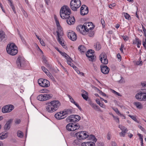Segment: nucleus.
Returning a JSON list of instances; mask_svg holds the SVG:
<instances>
[{
  "label": "nucleus",
  "instance_id": "1",
  "mask_svg": "<svg viewBox=\"0 0 146 146\" xmlns=\"http://www.w3.org/2000/svg\"><path fill=\"white\" fill-rule=\"evenodd\" d=\"M60 105L61 104L58 100H52L46 104L45 108L48 112L52 113L57 110Z\"/></svg>",
  "mask_w": 146,
  "mask_h": 146
},
{
  "label": "nucleus",
  "instance_id": "2",
  "mask_svg": "<svg viewBox=\"0 0 146 146\" xmlns=\"http://www.w3.org/2000/svg\"><path fill=\"white\" fill-rule=\"evenodd\" d=\"M100 58L101 62L105 64L101 65L100 66L101 71L104 74H107L109 72L110 69L106 65L108 63V61L107 59L106 56L104 53H102L100 55Z\"/></svg>",
  "mask_w": 146,
  "mask_h": 146
},
{
  "label": "nucleus",
  "instance_id": "3",
  "mask_svg": "<svg viewBox=\"0 0 146 146\" xmlns=\"http://www.w3.org/2000/svg\"><path fill=\"white\" fill-rule=\"evenodd\" d=\"M71 13L70 9L66 5L62 7L60 11V15L62 19H67Z\"/></svg>",
  "mask_w": 146,
  "mask_h": 146
},
{
  "label": "nucleus",
  "instance_id": "4",
  "mask_svg": "<svg viewBox=\"0 0 146 146\" xmlns=\"http://www.w3.org/2000/svg\"><path fill=\"white\" fill-rule=\"evenodd\" d=\"M6 50L8 54L13 56L15 55L18 52L16 46L13 43L8 44Z\"/></svg>",
  "mask_w": 146,
  "mask_h": 146
},
{
  "label": "nucleus",
  "instance_id": "5",
  "mask_svg": "<svg viewBox=\"0 0 146 146\" xmlns=\"http://www.w3.org/2000/svg\"><path fill=\"white\" fill-rule=\"evenodd\" d=\"M80 0H71L70 3V7L74 11H76L81 5Z\"/></svg>",
  "mask_w": 146,
  "mask_h": 146
},
{
  "label": "nucleus",
  "instance_id": "6",
  "mask_svg": "<svg viewBox=\"0 0 146 146\" xmlns=\"http://www.w3.org/2000/svg\"><path fill=\"white\" fill-rule=\"evenodd\" d=\"M52 97V95L51 94H40L37 97L38 100L40 101H44L48 100Z\"/></svg>",
  "mask_w": 146,
  "mask_h": 146
},
{
  "label": "nucleus",
  "instance_id": "7",
  "mask_svg": "<svg viewBox=\"0 0 146 146\" xmlns=\"http://www.w3.org/2000/svg\"><path fill=\"white\" fill-rule=\"evenodd\" d=\"M25 59L22 57L19 56L18 57L17 61V66L19 68H23L25 66Z\"/></svg>",
  "mask_w": 146,
  "mask_h": 146
},
{
  "label": "nucleus",
  "instance_id": "8",
  "mask_svg": "<svg viewBox=\"0 0 146 146\" xmlns=\"http://www.w3.org/2000/svg\"><path fill=\"white\" fill-rule=\"evenodd\" d=\"M66 127L67 130L68 131H72L79 129L80 126L78 124H74L72 123H70L67 125Z\"/></svg>",
  "mask_w": 146,
  "mask_h": 146
},
{
  "label": "nucleus",
  "instance_id": "9",
  "mask_svg": "<svg viewBox=\"0 0 146 146\" xmlns=\"http://www.w3.org/2000/svg\"><path fill=\"white\" fill-rule=\"evenodd\" d=\"M77 138L81 140L85 139L87 138L88 135L87 134L85 131L78 132L75 134Z\"/></svg>",
  "mask_w": 146,
  "mask_h": 146
},
{
  "label": "nucleus",
  "instance_id": "10",
  "mask_svg": "<svg viewBox=\"0 0 146 146\" xmlns=\"http://www.w3.org/2000/svg\"><path fill=\"white\" fill-rule=\"evenodd\" d=\"M39 85L43 87H47L50 86V82L47 80L43 78L39 79L38 80Z\"/></svg>",
  "mask_w": 146,
  "mask_h": 146
},
{
  "label": "nucleus",
  "instance_id": "11",
  "mask_svg": "<svg viewBox=\"0 0 146 146\" xmlns=\"http://www.w3.org/2000/svg\"><path fill=\"white\" fill-rule=\"evenodd\" d=\"M83 27L84 30L86 32L89 31V30H91L93 29L94 27V26L92 23L88 22L84 23Z\"/></svg>",
  "mask_w": 146,
  "mask_h": 146
},
{
  "label": "nucleus",
  "instance_id": "12",
  "mask_svg": "<svg viewBox=\"0 0 146 146\" xmlns=\"http://www.w3.org/2000/svg\"><path fill=\"white\" fill-rule=\"evenodd\" d=\"M14 108L13 105H8L4 106L2 108V111L3 113L10 112L14 109Z\"/></svg>",
  "mask_w": 146,
  "mask_h": 146
},
{
  "label": "nucleus",
  "instance_id": "13",
  "mask_svg": "<svg viewBox=\"0 0 146 146\" xmlns=\"http://www.w3.org/2000/svg\"><path fill=\"white\" fill-rule=\"evenodd\" d=\"M68 36L69 39L73 41L76 40L77 38L76 33L74 32L71 31L68 32Z\"/></svg>",
  "mask_w": 146,
  "mask_h": 146
},
{
  "label": "nucleus",
  "instance_id": "14",
  "mask_svg": "<svg viewBox=\"0 0 146 146\" xmlns=\"http://www.w3.org/2000/svg\"><path fill=\"white\" fill-rule=\"evenodd\" d=\"M41 68L42 70L46 73L47 76L52 80H54L53 77L45 67L44 66H42L41 67Z\"/></svg>",
  "mask_w": 146,
  "mask_h": 146
},
{
  "label": "nucleus",
  "instance_id": "15",
  "mask_svg": "<svg viewBox=\"0 0 146 146\" xmlns=\"http://www.w3.org/2000/svg\"><path fill=\"white\" fill-rule=\"evenodd\" d=\"M7 36L5 32L3 31H0V42H4L7 39Z\"/></svg>",
  "mask_w": 146,
  "mask_h": 146
},
{
  "label": "nucleus",
  "instance_id": "16",
  "mask_svg": "<svg viewBox=\"0 0 146 146\" xmlns=\"http://www.w3.org/2000/svg\"><path fill=\"white\" fill-rule=\"evenodd\" d=\"M66 20L67 23L69 25L73 24L75 21L74 17H73L70 16L69 15L67 18Z\"/></svg>",
  "mask_w": 146,
  "mask_h": 146
},
{
  "label": "nucleus",
  "instance_id": "17",
  "mask_svg": "<svg viewBox=\"0 0 146 146\" xmlns=\"http://www.w3.org/2000/svg\"><path fill=\"white\" fill-rule=\"evenodd\" d=\"M62 111L58 112L56 113L54 115L55 117L58 119H64L66 116H64Z\"/></svg>",
  "mask_w": 146,
  "mask_h": 146
},
{
  "label": "nucleus",
  "instance_id": "18",
  "mask_svg": "<svg viewBox=\"0 0 146 146\" xmlns=\"http://www.w3.org/2000/svg\"><path fill=\"white\" fill-rule=\"evenodd\" d=\"M42 59L43 62L45 64V66L48 69H52V65L48 62L46 57L44 56H43Z\"/></svg>",
  "mask_w": 146,
  "mask_h": 146
},
{
  "label": "nucleus",
  "instance_id": "19",
  "mask_svg": "<svg viewBox=\"0 0 146 146\" xmlns=\"http://www.w3.org/2000/svg\"><path fill=\"white\" fill-rule=\"evenodd\" d=\"M77 30L80 32L83 35H85L86 33L85 31L84 30L83 25H80L78 26L76 28Z\"/></svg>",
  "mask_w": 146,
  "mask_h": 146
},
{
  "label": "nucleus",
  "instance_id": "20",
  "mask_svg": "<svg viewBox=\"0 0 146 146\" xmlns=\"http://www.w3.org/2000/svg\"><path fill=\"white\" fill-rule=\"evenodd\" d=\"M89 52H87L86 53V56L88 57L90 60L92 61H94V60L96 58L94 54H92L91 53L89 54Z\"/></svg>",
  "mask_w": 146,
  "mask_h": 146
},
{
  "label": "nucleus",
  "instance_id": "21",
  "mask_svg": "<svg viewBox=\"0 0 146 146\" xmlns=\"http://www.w3.org/2000/svg\"><path fill=\"white\" fill-rule=\"evenodd\" d=\"M143 92L138 93L135 96L136 98L139 101H143Z\"/></svg>",
  "mask_w": 146,
  "mask_h": 146
},
{
  "label": "nucleus",
  "instance_id": "22",
  "mask_svg": "<svg viewBox=\"0 0 146 146\" xmlns=\"http://www.w3.org/2000/svg\"><path fill=\"white\" fill-rule=\"evenodd\" d=\"M82 146H95V144L92 141L86 142L82 143Z\"/></svg>",
  "mask_w": 146,
  "mask_h": 146
},
{
  "label": "nucleus",
  "instance_id": "23",
  "mask_svg": "<svg viewBox=\"0 0 146 146\" xmlns=\"http://www.w3.org/2000/svg\"><path fill=\"white\" fill-rule=\"evenodd\" d=\"M56 33H57V40L58 41L59 43L64 48V46H65V44L64 43V42H63L62 40L60 37V33L58 31H56Z\"/></svg>",
  "mask_w": 146,
  "mask_h": 146
},
{
  "label": "nucleus",
  "instance_id": "24",
  "mask_svg": "<svg viewBox=\"0 0 146 146\" xmlns=\"http://www.w3.org/2000/svg\"><path fill=\"white\" fill-rule=\"evenodd\" d=\"M89 104L95 110L98 111H101L100 107L96 104L93 103L92 102H90Z\"/></svg>",
  "mask_w": 146,
  "mask_h": 146
},
{
  "label": "nucleus",
  "instance_id": "25",
  "mask_svg": "<svg viewBox=\"0 0 146 146\" xmlns=\"http://www.w3.org/2000/svg\"><path fill=\"white\" fill-rule=\"evenodd\" d=\"M54 19L56 23L57 27V29L58 30V31L59 32V31H61V27L60 25L59 22L58 20L57 19L56 16H55L54 17Z\"/></svg>",
  "mask_w": 146,
  "mask_h": 146
},
{
  "label": "nucleus",
  "instance_id": "26",
  "mask_svg": "<svg viewBox=\"0 0 146 146\" xmlns=\"http://www.w3.org/2000/svg\"><path fill=\"white\" fill-rule=\"evenodd\" d=\"M11 123V120L7 121L4 126V128L5 130H8L10 128Z\"/></svg>",
  "mask_w": 146,
  "mask_h": 146
},
{
  "label": "nucleus",
  "instance_id": "27",
  "mask_svg": "<svg viewBox=\"0 0 146 146\" xmlns=\"http://www.w3.org/2000/svg\"><path fill=\"white\" fill-rule=\"evenodd\" d=\"M87 138H88L89 140L94 143H96L97 141V139L96 138L95 136L93 135H88Z\"/></svg>",
  "mask_w": 146,
  "mask_h": 146
},
{
  "label": "nucleus",
  "instance_id": "28",
  "mask_svg": "<svg viewBox=\"0 0 146 146\" xmlns=\"http://www.w3.org/2000/svg\"><path fill=\"white\" fill-rule=\"evenodd\" d=\"M82 92L84 93V94H82V96L84 99L86 100H87L88 98V97L87 96V92L84 90H82Z\"/></svg>",
  "mask_w": 146,
  "mask_h": 146
},
{
  "label": "nucleus",
  "instance_id": "29",
  "mask_svg": "<svg viewBox=\"0 0 146 146\" xmlns=\"http://www.w3.org/2000/svg\"><path fill=\"white\" fill-rule=\"evenodd\" d=\"M72 110L71 109H68L65 110H64V111H63L62 112L63 113V115L64 116H66V115H70L72 113Z\"/></svg>",
  "mask_w": 146,
  "mask_h": 146
},
{
  "label": "nucleus",
  "instance_id": "30",
  "mask_svg": "<svg viewBox=\"0 0 146 146\" xmlns=\"http://www.w3.org/2000/svg\"><path fill=\"white\" fill-rule=\"evenodd\" d=\"M78 49L81 52H85L86 51V48L83 45L80 46L78 48Z\"/></svg>",
  "mask_w": 146,
  "mask_h": 146
},
{
  "label": "nucleus",
  "instance_id": "31",
  "mask_svg": "<svg viewBox=\"0 0 146 146\" xmlns=\"http://www.w3.org/2000/svg\"><path fill=\"white\" fill-rule=\"evenodd\" d=\"M81 140L78 138L75 140L73 142V144L74 145H80L81 143Z\"/></svg>",
  "mask_w": 146,
  "mask_h": 146
},
{
  "label": "nucleus",
  "instance_id": "32",
  "mask_svg": "<svg viewBox=\"0 0 146 146\" xmlns=\"http://www.w3.org/2000/svg\"><path fill=\"white\" fill-rule=\"evenodd\" d=\"M119 127L121 130L122 131H123V132L126 133L128 131L126 128L121 125H119Z\"/></svg>",
  "mask_w": 146,
  "mask_h": 146
},
{
  "label": "nucleus",
  "instance_id": "33",
  "mask_svg": "<svg viewBox=\"0 0 146 146\" xmlns=\"http://www.w3.org/2000/svg\"><path fill=\"white\" fill-rule=\"evenodd\" d=\"M134 105L138 108L141 109L142 108L143 106L142 104L139 102H135L134 103Z\"/></svg>",
  "mask_w": 146,
  "mask_h": 146
},
{
  "label": "nucleus",
  "instance_id": "34",
  "mask_svg": "<svg viewBox=\"0 0 146 146\" xmlns=\"http://www.w3.org/2000/svg\"><path fill=\"white\" fill-rule=\"evenodd\" d=\"M74 115H71L68 117V119L70 122H74Z\"/></svg>",
  "mask_w": 146,
  "mask_h": 146
},
{
  "label": "nucleus",
  "instance_id": "35",
  "mask_svg": "<svg viewBox=\"0 0 146 146\" xmlns=\"http://www.w3.org/2000/svg\"><path fill=\"white\" fill-rule=\"evenodd\" d=\"M113 110L118 115H120L121 117H124V118L125 119V116L121 114L119 112V111L118 110L117 108H113Z\"/></svg>",
  "mask_w": 146,
  "mask_h": 146
},
{
  "label": "nucleus",
  "instance_id": "36",
  "mask_svg": "<svg viewBox=\"0 0 146 146\" xmlns=\"http://www.w3.org/2000/svg\"><path fill=\"white\" fill-rule=\"evenodd\" d=\"M88 12V7H86V9L83 11V12H80L81 15H84L87 14Z\"/></svg>",
  "mask_w": 146,
  "mask_h": 146
},
{
  "label": "nucleus",
  "instance_id": "37",
  "mask_svg": "<svg viewBox=\"0 0 146 146\" xmlns=\"http://www.w3.org/2000/svg\"><path fill=\"white\" fill-rule=\"evenodd\" d=\"M95 47L96 49L98 50H99L101 48V46L99 42H98L96 43Z\"/></svg>",
  "mask_w": 146,
  "mask_h": 146
},
{
  "label": "nucleus",
  "instance_id": "38",
  "mask_svg": "<svg viewBox=\"0 0 146 146\" xmlns=\"http://www.w3.org/2000/svg\"><path fill=\"white\" fill-rule=\"evenodd\" d=\"M123 14L125 18L126 19L128 20H130L131 19V17L129 14L125 13H124Z\"/></svg>",
  "mask_w": 146,
  "mask_h": 146
},
{
  "label": "nucleus",
  "instance_id": "39",
  "mask_svg": "<svg viewBox=\"0 0 146 146\" xmlns=\"http://www.w3.org/2000/svg\"><path fill=\"white\" fill-rule=\"evenodd\" d=\"M17 136L20 137H22L23 136V134L22 131L19 130L17 133Z\"/></svg>",
  "mask_w": 146,
  "mask_h": 146
},
{
  "label": "nucleus",
  "instance_id": "40",
  "mask_svg": "<svg viewBox=\"0 0 146 146\" xmlns=\"http://www.w3.org/2000/svg\"><path fill=\"white\" fill-rule=\"evenodd\" d=\"M60 53L62 56L65 57L66 59L68 57H69V56L64 52H62L61 51L60 52Z\"/></svg>",
  "mask_w": 146,
  "mask_h": 146
},
{
  "label": "nucleus",
  "instance_id": "41",
  "mask_svg": "<svg viewBox=\"0 0 146 146\" xmlns=\"http://www.w3.org/2000/svg\"><path fill=\"white\" fill-rule=\"evenodd\" d=\"M74 118V122H77L79 121L80 119V117L77 115H75Z\"/></svg>",
  "mask_w": 146,
  "mask_h": 146
},
{
  "label": "nucleus",
  "instance_id": "42",
  "mask_svg": "<svg viewBox=\"0 0 146 146\" xmlns=\"http://www.w3.org/2000/svg\"><path fill=\"white\" fill-rule=\"evenodd\" d=\"M89 32L88 35L90 37H93L94 35V32L93 31H88Z\"/></svg>",
  "mask_w": 146,
  "mask_h": 146
},
{
  "label": "nucleus",
  "instance_id": "43",
  "mask_svg": "<svg viewBox=\"0 0 146 146\" xmlns=\"http://www.w3.org/2000/svg\"><path fill=\"white\" fill-rule=\"evenodd\" d=\"M67 63L69 65H70L71 63V60H72L69 56V58H67L66 59Z\"/></svg>",
  "mask_w": 146,
  "mask_h": 146
},
{
  "label": "nucleus",
  "instance_id": "44",
  "mask_svg": "<svg viewBox=\"0 0 146 146\" xmlns=\"http://www.w3.org/2000/svg\"><path fill=\"white\" fill-rule=\"evenodd\" d=\"M137 47L138 48L140 47V46L141 44V41L139 39L137 38Z\"/></svg>",
  "mask_w": 146,
  "mask_h": 146
},
{
  "label": "nucleus",
  "instance_id": "45",
  "mask_svg": "<svg viewBox=\"0 0 146 146\" xmlns=\"http://www.w3.org/2000/svg\"><path fill=\"white\" fill-rule=\"evenodd\" d=\"M67 96L69 98L71 102L72 103H74V102H75L74 101V99L72 98L71 96H70L69 95L67 94Z\"/></svg>",
  "mask_w": 146,
  "mask_h": 146
},
{
  "label": "nucleus",
  "instance_id": "46",
  "mask_svg": "<svg viewBox=\"0 0 146 146\" xmlns=\"http://www.w3.org/2000/svg\"><path fill=\"white\" fill-rule=\"evenodd\" d=\"M87 7L85 5H83L80 8V12H82L84 10H85L86 9V7Z\"/></svg>",
  "mask_w": 146,
  "mask_h": 146
},
{
  "label": "nucleus",
  "instance_id": "47",
  "mask_svg": "<svg viewBox=\"0 0 146 146\" xmlns=\"http://www.w3.org/2000/svg\"><path fill=\"white\" fill-rule=\"evenodd\" d=\"M128 115L132 119L134 120V121H136L137 120L135 116L133 115Z\"/></svg>",
  "mask_w": 146,
  "mask_h": 146
},
{
  "label": "nucleus",
  "instance_id": "48",
  "mask_svg": "<svg viewBox=\"0 0 146 146\" xmlns=\"http://www.w3.org/2000/svg\"><path fill=\"white\" fill-rule=\"evenodd\" d=\"M21 122V120L19 119H16L15 120V123L16 124H19Z\"/></svg>",
  "mask_w": 146,
  "mask_h": 146
},
{
  "label": "nucleus",
  "instance_id": "49",
  "mask_svg": "<svg viewBox=\"0 0 146 146\" xmlns=\"http://www.w3.org/2000/svg\"><path fill=\"white\" fill-rule=\"evenodd\" d=\"M49 90L46 89H43L40 90V92L42 93H48Z\"/></svg>",
  "mask_w": 146,
  "mask_h": 146
},
{
  "label": "nucleus",
  "instance_id": "50",
  "mask_svg": "<svg viewBox=\"0 0 146 146\" xmlns=\"http://www.w3.org/2000/svg\"><path fill=\"white\" fill-rule=\"evenodd\" d=\"M39 41L42 46H45V43L42 39H41L39 40Z\"/></svg>",
  "mask_w": 146,
  "mask_h": 146
},
{
  "label": "nucleus",
  "instance_id": "51",
  "mask_svg": "<svg viewBox=\"0 0 146 146\" xmlns=\"http://www.w3.org/2000/svg\"><path fill=\"white\" fill-rule=\"evenodd\" d=\"M122 37L123 39L125 41H127L128 40L129 38L128 36H122Z\"/></svg>",
  "mask_w": 146,
  "mask_h": 146
},
{
  "label": "nucleus",
  "instance_id": "52",
  "mask_svg": "<svg viewBox=\"0 0 146 146\" xmlns=\"http://www.w3.org/2000/svg\"><path fill=\"white\" fill-rule=\"evenodd\" d=\"M116 5V4L115 3H113L112 4H110L109 5V7L111 9H112V8L114 7H115Z\"/></svg>",
  "mask_w": 146,
  "mask_h": 146
},
{
  "label": "nucleus",
  "instance_id": "53",
  "mask_svg": "<svg viewBox=\"0 0 146 146\" xmlns=\"http://www.w3.org/2000/svg\"><path fill=\"white\" fill-rule=\"evenodd\" d=\"M75 105H76V107L80 110H81V107L77 103L75 102H74L73 103Z\"/></svg>",
  "mask_w": 146,
  "mask_h": 146
},
{
  "label": "nucleus",
  "instance_id": "54",
  "mask_svg": "<svg viewBox=\"0 0 146 146\" xmlns=\"http://www.w3.org/2000/svg\"><path fill=\"white\" fill-rule=\"evenodd\" d=\"M99 93L100 94L102 95L103 96H106V94H105V93H104L103 92H102L101 91H100L99 92Z\"/></svg>",
  "mask_w": 146,
  "mask_h": 146
},
{
  "label": "nucleus",
  "instance_id": "55",
  "mask_svg": "<svg viewBox=\"0 0 146 146\" xmlns=\"http://www.w3.org/2000/svg\"><path fill=\"white\" fill-rule=\"evenodd\" d=\"M143 101H146V92H143Z\"/></svg>",
  "mask_w": 146,
  "mask_h": 146
},
{
  "label": "nucleus",
  "instance_id": "56",
  "mask_svg": "<svg viewBox=\"0 0 146 146\" xmlns=\"http://www.w3.org/2000/svg\"><path fill=\"white\" fill-rule=\"evenodd\" d=\"M125 133L123 131H121L119 133V135L121 136L124 137L125 136Z\"/></svg>",
  "mask_w": 146,
  "mask_h": 146
},
{
  "label": "nucleus",
  "instance_id": "57",
  "mask_svg": "<svg viewBox=\"0 0 146 146\" xmlns=\"http://www.w3.org/2000/svg\"><path fill=\"white\" fill-rule=\"evenodd\" d=\"M11 7L13 10L14 13H16V11H15V7L14 5L13 6H12Z\"/></svg>",
  "mask_w": 146,
  "mask_h": 146
},
{
  "label": "nucleus",
  "instance_id": "58",
  "mask_svg": "<svg viewBox=\"0 0 146 146\" xmlns=\"http://www.w3.org/2000/svg\"><path fill=\"white\" fill-rule=\"evenodd\" d=\"M113 92L115 94L119 96H121V95L118 92H116L115 90H113Z\"/></svg>",
  "mask_w": 146,
  "mask_h": 146
},
{
  "label": "nucleus",
  "instance_id": "59",
  "mask_svg": "<svg viewBox=\"0 0 146 146\" xmlns=\"http://www.w3.org/2000/svg\"><path fill=\"white\" fill-rule=\"evenodd\" d=\"M71 66L73 67L74 69L77 68V67L73 63H72L70 65Z\"/></svg>",
  "mask_w": 146,
  "mask_h": 146
},
{
  "label": "nucleus",
  "instance_id": "60",
  "mask_svg": "<svg viewBox=\"0 0 146 146\" xmlns=\"http://www.w3.org/2000/svg\"><path fill=\"white\" fill-rule=\"evenodd\" d=\"M114 119L116 120V121L118 123H119V119L117 117H116L114 118Z\"/></svg>",
  "mask_w": 146,
  "mask_h": 146
},
{
  "label": "nucleus",
  "instance_id": "61",
  "mask_svg": "<svg viewBox=\"0 0 146 146\" xmlns=\"http://www.w3.org/2000/svg\"><path fill=\"white\" fill-rule=\"evenodd\" d=\"M110 132H108L107 134V138L108 140H110Z\"/></svg>",
  "mask_w": 146,
  "mask_h": 146
},
{
  "label": "nucleus",
  "instance_id": "62",
  "mask_svg": "<svg viewBox=\"0 0 146 146\" xmlns=\"http://www.w3.org/2000/svg\"><path fill=\"white\" fill-rule=\"evenodd\" d=\"M138 127L140 128L142 131H145L144 129L141 126L139 125L138 126Z\"/></svg>",
  "mask_w": 146,
  "mask_h": 146
},
{
  "label": "nucleus",
  "instance_id": "63",
  "mask_svg": "<svg viewBox=\"0 0 146 146\" xmlns=\"http://www.w3.org/2000/svg\"><path fill=\"white\" fill-rule=\"evenodd\" d=\"M142 63V61H138L137 62L136 64L137 65H139L141 64Z\"/></svg>",
  "mask_w": 146,
  "mask_h": 146
},
{
  "label": "nucleus",
  "instance_id": "64",
  "mask_svg": "<svg viewBox=\"0 0 146 146\" xmlns=\"http://www.w3.org/2000/svg\"><path fill=\"white\" fill-rule=\"evenodd\" d=\"M143 45L146 48V39H145V41L143 43Z\"/></svg>",
  "mask_w": 146,
  "mask_h": 146
}]
</instances>
